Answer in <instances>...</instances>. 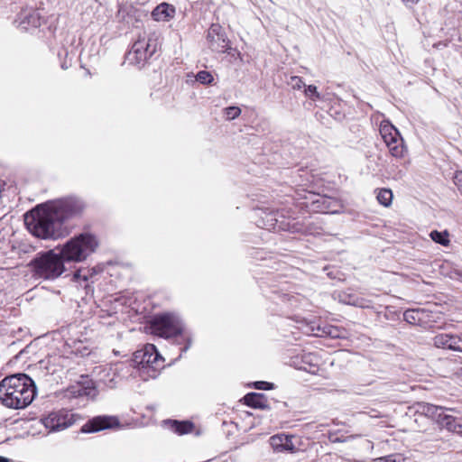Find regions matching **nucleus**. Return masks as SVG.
<instances>
[{"instance_id": "f257e3e1", "label": "nucleus", "mask_w": 462, "mask_h": 462, "mask_svg": "<svg viewBox=\"0 0 462 462\" xmlns=\"http://www.w3.org/2000/svg\"><path fill=\"white\" fill-rule=\"evenodd\" d=\"M83 209L84 203L74 197L39 204L31 210V220L33 222L31 234L42 239L64 237L69 234L65 221L79 216Z\"/></svg>"}, {"instance_id": "f03ea898", "label": "nucleus", "mask_w": 462, "mask_h": 462, "mask_svg": "<svg viewBox=\"0 0 462 462\" xmlns=\"http://www.w3.org/2000/svg\"><path fill=\"white\" fill-rule=\"evenodd\" d=\"M29 376L16 374L0 382V400L3 404L14 409H23L29 405Z\"/></svg>"}, {"instance_id": "7ed1b4c3", "label": "nucleus", "mask_w": 462, "mask_h": 462, "mask_svg": "<svg viewBox=\"0 0 462 462\" xmlns=\"http://www.w3.org/2000/svg\"><path fill=\"white\" fill-rule=\"evenodd\" d=\"M65 260L60 253L49 250L42 253L32 262V277L34 279L54 280L65 272Z\"/></svg>"}, {"instance_id": "20e7f679", "label": "nucleus", "mask_w": 462, "mask_h": 462, "mask_svg": "<svg viewBox=\"0 0 462 462\" xmlns=\"http://www.w3.org/2000/svg\"><path fill=\"white\" fill-rule=\"evenodd\" d=\"M97 247V238L91 234L84 233L69 239L60 252L65 262H82Z\"/></svg>"}, {"instance_id": "39448f33", "label": "nucleus", "mask_w": 462, "mask_h": 462, "mask_svg": "<svg viewBox=\"0 0 462 462\" xmlns=\"http://www.w3.org/2000/svg\"><path fill=\"white\" fill-rule=\"evenodd\" d=\"M78 415L73 413L71 411L66 409H60L59 411H51L48 416L42 419L31 418V432L32 435L41 434L42 430L40 428L43 427L47 433L51 431H60L72 426L77 419Z\"/></svg>"}, {"instance_id": "423d86ee", "label": "nucleus", "mask_w": 462, "mask_h": 462, "mask_svg": "<svg viewBox=\"0 0 462 462\" xmlns=\"http://www.w3.org/2000/svg\"><path fill=\"white\" fill-rule=\"evenodd\" d=\"M258 217L257 226L267 230L275 232H298L300 230L296 226V223L291 222L290 217L284 215L283 210L259 209Z\"/></svg>"}, {"instance_id": "0eeeda50", "label": "nucleus", "mask_w": 462, "mask_h": 462, "mask_svg": "<svg viewBox=\"0 0 462 462\" xmlns=\"http://www.w3.org/2000/svg\"><path fill=\"white\" fill-rule=\"evenodd\" d=\"M149 330L155 336L169 338L180 334L182 326L177 317L162 314L153 317L150 322Z\"/></svg>"}, {"instance_id": "6e6552de", "label": "nucleus", "mask_w": 462, "mask_h": 462, "mask_svg": "<svg viewBox=\"0 0 462 462\" xmlns=\"http://www.w3.org/2000/svg\"><path fill=\"white\" fill-rule=\"evenodd\" d=\"M379 131L391 155L395 158H402L406 153V146L398 129L389 121L383 120L380 124Z\"/></svg>"}, {"instance_id": "1a4fd4ad", "label": "nucleus", "mask_w": 462, "mask_h": 462, "mask_svg": "<svg viewBox=\"0 0 462 462\" xmlns=\"http://www.w3.org/2000/svg\"><path fill=\"white\" fill-rule=\"evenodd\" d=\"M157 46L155 38L149 37L147 41L145 39H138L128 51L126 59L130 63L143 64L154 54Z\"/></svg>"}, {"instance_id": "9d476101", "label": "nucleus", "mask_w": 462, "mask_h": 462, "mask_svg": "<svg viewBox=\"0 0 462 462\" xmlns=\"http://www.w3.org/2000/svg\"><path fill=\"white\" fill-rule=\"evenodd\" d=\"M162 356L158 353L156 347L152 344H147L143 348L134 353V362L137 364L141 368H153V371L157 369L159 363L161 362Z\"/></svg>"}, {"instance_id": "9b49d317", "label": "nucleus", "mask_w": 462, "mask_h": 462, "mask_svg": "<svg viewBox=\"0 0 462 462\" xmlns=\"http://www.w3.org/2000/svg\"><path fill=\"white\" fill-rule=\"evenodd\" d=\"M207 39L212 51L230 53L229 41L219 24L214 23L209 27Z\"/></svg>"}, {"instance_id": "f8f14e48", "label": "nucleus", "mask_w": 462, "mask_h": 462, "mask_svg": "<svg viewBox=\"0 0 462 462\" xmlns=\"http://www.w3.org/2000/svg\"><path fill=\"white\" fill-rule=\"evenodd\" d=\"M62 394L63 397L68 399L83 396L94 398L97 395V390L93 381L85 378L83 381L69 386L65 391L62 392Z\"/></svg>"}, {"instance_id": "ddd939ff", "label": "nucleus", "mask_w": 462, "mask_h": 462, "mask_svg": "<svg viewBox=\"0 0 462 462\" xmlns=\"http://www.w3.org/2000/svg\"><path fill=\"white\" fill-rule=\"evenodd\" d=\"M119 425V420L114 416H97L88 420L83 427L82 431L86 433L97 432Z\"/></svg>"}, {"instance_id": "4468645a", "label": "nucleus", "mask_w": 462, "mask_h": 462, "mask_svg": "<svg viewBox=\"0 0 462 462\" xmlns=\"http://www.w3.org/2000/svg\"><path fill=\"white\" fill-rule=\"evenodd\" d=\"M305 333L320 337H329L331 338H340L345 337L344 329L328 324L323 326L315 325L314 323L309 324L307 325Z\"/></svg>"}, {"instance_id": "2eb2a0df", "label": "nucleus", "mask_w": 462, "mask_h": 462, "mask_svg": "<svg viewBox=\"0 0 462 462\" xmlns=\"http://www.w3.org/2000/svg\"><path fill=\"white\" fill-rule=\"evenodd\" d=\"M432 340L436 347L462 352V336L441 333Z\"/></svg>"}, {"instance_id": "dca6fc26", "label": "nucleus", "mask_w": 462, "mask_h": 462, "mask_svg": "<svg viewBox=\"0 0 462 462\" xmlns=\"http://www.w3.org/2000/svg\"><path fill=\"white\" fill-rule=\"evenodd\" d=\"M132 369L133 366L131 364H116L107 371L106 375L109 379L106 380L104 378V383L110 388L115 387L121 379L127 377Z\"/></svg>"}, {"instance_id": "f3484780", "label": "nucleus", "mask_w": 462, "mask_h": 462, "mask_svg": "<svg viewBox=\"0 0 462 462\" xmlns=\"http://www.w3.org/2000/svg\"><path fill=\"white\" fill-rule=\"evenodd\" d=\"M295 439H297V438L292 435L278 434L270 438V445L275 451H289L293 453L298 450L294 443Z\"/></svg>"}, {"instance_id": "a211bd4d", "label": "nucleus", "mask_w": 462, "mask_h": 462, "mask_svg": "<svg viewBox=\"0 0 462 462\" xmlns=\"http://www.w3.org/2000/svg\"><path fill=\"white\" fill-rule=\"evenodd\" d=\"M176 14V9L172 5L162 3L158 5L152 12V17L157 22H169Z\"/></svg>"}, {"instance_id": "6ab92c4d", "label": "nucleus", "mask_w": 462, "mask_h": 462, "mask_svg": "<svg viewBox=\"0 0 462 462\" xmlns=\"http://www.w3.org/2000/svg\"><path fill=\"white\" fill-rule=\"evenodd\" d=\"M312 204L314 205L315 209L323 212L337 213L338 211V208H340V205L336 199L327 196H317V199L312 200Z\"/></svg>"}, {"instance_id": "aec40b11", "label": "nucleus", "mask_w": 462, "mask_h": 462, "mask_svg": "<svg viewBox=\"0 0 462 462\" xmlns=\"http://www.w3.org/2000/svg\"><path fill=\"white\" fill-rule=\"evenodd\" d=\"M450 412L451 411H445L439 424L449 431L462 435V417H456Z\"/></svg>"}, {"instance_id": "412c9836", "label": "nucleus", "mask_w": 462, "mask_h": 462, "mask_svg": "<svg viewBox=\"0 0 462 462\" xmlns=\"http://www.w3.org/2000/svg\"><path fill=\"white\" fill-rule=\"evenodd\" d=\"M300 365L298 369L316 374L319 372V357L313 353H306L300 356Z\"/></svg>"}, {"instance_id": "4be33fe9", "label": "nucleus", "mask_w": 462, "mask_h": 462, "mask_svg": "<svg viewBox=\"0 0 462 462\" xmlns=\"http://www.w3.org/2000/svg\"><path fill=\"white\" fill-rule=\"evenodd\" d=\"M419 411L427 417L436 420L438 423L445 411H452L442 406H437L431 403H420Z\"/></svg>"}, {"instance_id": "5701e85b", "label": "nucleus", "mask_w": 462, "mask_h": 462, "mask_svg": "<svg viewBox=\"0 0 462 462\" xmlns=\"http://www.w3.org/2000/svg\"><path fill=\"white\" fill-rule=\"evenodd\" d=\"M163 423L166 427H168L169 430L178 435L190 433L194 428L193 423L189 420L179 421L174 420H164Z\"/></svg>"}, {"instance_id": "b1692460", "label": "nucleus", "mask_w": 462, "mask_h": 462, "mask_svg": "<svg viewBox=\"0 0 462 462\" xmlns=\"http://www.w3.org/2000/svg\"><path fill=\"white\" fill-rule=\"evenodd\" d=\"M245 402L253 408L266 409L269 407L267 398L263 393H248L245 396Z\"/></svg>"}, {"instance_id": "393cba45", "label": "nucleus", "mask_w": 462, "mask_h": 462, "mask_svg": "<svg viewBox=\"0 0 462 462\" xmlns=\"http://www.w3.org/2000/svg\"><path fill=\"white\" fill-rule=\"evenodd\" d=\"M424 313V309L407 310L403 313V319L410 324L421 326V322L426 319Z\"/></svg>"}, {"instance_id": "a878e982", "label": "nucleus", "mask_w": 462, "mask_h": 462, "mask_svg": "<svg viewBox=\"0 0 462 462\" xmlns=\"http://www.w3.org/2000/svg\"><path fill=\"white\" fill-rule=\"evenodd\" d=\"M14 25L21 32H27L29 26V10L24 7L21 10V12L16 15L14 20Z\"/></svg>"}, {"instance_id": "bb28decb", "label": "nucleus", "mask_w": 462, "mask_h": 462, "mask_svg": "<svg viewBox=\"0 0 462 462\" xmlns=\"http://www.w3.org/2000/svg\"><path fill=\"white\" fill-rule=\"evenodd\" d=\"M430 236L434 242H436L441 245L447 246L449 244L448 231L439 232L437 230H434V231L430 232Z\"/></svg>"}, {"instance_id": "cd10ccee", "label": "nucleus", "mask_w": 462, "mask_h": 462, "mask_svg": "<svg viewBox=\"0 0 462 462\" xmlns=\"http://www.w3.org/2000/svg\"><path fill=\"white\" fill-rule=\"evenodd\" d=\"M377 200L381 205L384 207L390 206L393 200L392 190L388 189H380L377 194Z\"/></svg>"}, {"instance_id": "c85d7f7f", "label": "nucleus", "mask_w": 462, "mask_h": 462, "mask_svg": "<svg viewBox=\"0 0 462 462\" xmlns=\"http://www.w3.org/2000/svg\"><path fill=\"white\" fill-rule=\"evenodd\" d=\"M424 309V314H425V320L421 322V327H427L430 326L433 322H437L438 319L440 318V313L438 311H433L430 309Z\"/></svg>"}, {"instance_id": "c756f323", "label": "nucleus", "mask_w": 462, "mask_h": 462, "mask_svg": "<svg viewBox=\"0 0 462 462\" xmlns=\"http://www.w3.org/2000/svg\"><path fill=\"white\" fill-rule=\"evenodd\" d=\"M196 79L201 84H210L213 81L214 78L210 72L207 70H201L198 72Z\"/></svg>"}, {"instance_id": "7c9ffc66", "label": "nucleus", "mask_w": 462, "mask_h": 462, "mask_svg": "<svg viewBox=\"0 0 462 462\" xmlns=\"http://www.w3.org/2000/svg\"><path fill=\"white\" fill-rule=\"evenodd\" d=\"M224 114L227 120H233L241 115V109L238 106H228L225 108Z\"/></svg>"}, {"instance_id": "2f4dec72", "label": "nucleus", "mask_w": 462, "mask_h": 462, "mask_svg": "<svg viewBox=\"0 0 462 462\" xmlns=\"http://www.w3.org/2000/svg\"><path fill=\"white\" fill-rule=\"evenodd\" d=\"M305 95L313 101L319 100L321 98L320 94L317 90V87L309 85L305 88Z\"/></svg>"}, {"instance_id": "473e14b6", "label": "nucleus", "mask_w": 462, "mask_h": 462, "mask_svg": "<svg viewBox=\"0 0 462 462\" xmlns=\"http://www.w3.org/2000/svg\"><path fill=\"white\" fill-rule=\"evenodd\" d=\"M288 84L293 88V89H300L301 88L305 87V83L303 82L302 79L297 76H292L290 79V81Z\"/></svg>"}, {"instance_id": "72a5a7b5", "label": "nucleus", "mask_w": 462, "mask_h": 462, "mask_svg": "<svg viewBox=\"0 0 462 462\" xmlns=\"http://www.w3.org/2000/svg\"><path fill=\"white\" fill-rule=\"evenodd\" d=\"M346 304L353 305L359 308H368V302L366 300L362 298H356L354 300H346Z\"/></svg>"}, {"instance_id": "f704fd0d", "label": "nucleus", "mask_w": 462, "mask_h": 462, "mask_svg": "<svg viewBox=\"0 0 462 462\" xmlns=\"http://www.w3.org/2000/svg\"><path fill=\"white\" fill-rule=\"evenodd\" d=\"M254 387L258 390H269L273 388V383L264 381H259L254 383Z\"/></svg>"}, {"instance_id": "c9c22d12", "label": "nucleus", "mask_w": 462, "mask_h": 462, "mask_svg": "<svg viewBox=\"0 0 462 462\" xmlns=\"http://www.w3.org/2000/svg\"><path fill=\"white\" fill-rule=\"evenodd\" d=\"M31 393H32V396H31V403H32L33 402V400L36 396V393H37L36 384L32 378H31Z\"/></svg>"}, {"instance_id": "e433bc0d", "label": "nucleus", "mask_w": 462, "mask_h": 462, "mask_svg": "<svg viewBox=\"0 0 462 462\" xmlns=\"http://www.w3.org/2000/svg\"><path fill=\"white\" fill-rule=\"evenodd\" d=\"M379 462H400L397 461L394 455H390L385 457L379 458Z\"/></svg>"}, {"instance_id": "4c0bfd02", "label": "nucleus", "mask_w": 462, "mask_h": 462, "mask_svg": "<svg viewBox=\"0 0 462 462\" xmlns=\"http://www.w3.org/2000/svg\"><path fill=\"white\" fill-rule=\"evenodd\" d=\"M23 222L27 230H29V210L23 214Z\"/></svg>"}, {"instance_id": "58836bf2", "label": "nucleus", "mask_w": 462, "mask_h": 462, "mask_svg": "<svg viewBox=\"0 0 462 462\" xmlns=\"http://www.w3.org/2000/svg\"><path fill=\"white\" fill-rule=\"evenodd\" d=\"M461 181H462V171L461 172H457L455 175V183L457 184L458 182H461Z\"/></svg>"}, {"instance_id": "ea45409f", "label": "nucleus", "mask_w": 462, "mask_h": 462, "mask_svg": "<svg viewBox=\"0 0 462 462\" xmlns=\"http://www.w3.org/2000/svg\"><path fill=\"white\" fill-rule=\"evenodd\" d=\"M191 346V339L188 338L187 343L183 348H181V352H186Z\"/></svg>"}, {"instance_id": "a19ab883", "label": "nucleus", "mask_w": 462, "mask_h": 462, "mask_svg": "<svg viewBox=\"0 0 462 462\" xmlns=\"http://www.w3.org/2000/svg\"><path fill=\"white\" fill-rule=\"evenodd\" d=\"M405 5L411 6L416 4L419 0H402Z\"/></svg>"}, {"instance_id": "79ce46f5", "label": "nucleus", "mask_w": 462, "mask_h": 462, "mask_svg": "<svg viewBox=\"0 0 462 462\" xmlns=\"http://www.w3.org/2000/svg\"><path fill=\"white\" fill-rule=\"evenodd\" d=\"M356 297L353 296V295H345L344 298L342 299V300L346 303V300H354Z\"/></svg>"}, {"instance_id": "37998d69", "label": "nucleus", "mask_w": 462, "mask_h": 462, "mask_svg": "<svg viewBox=\"0 0 462 462\" xmlns=\"http://www.w3.org/2000/svg\"><path fill=\"white\" fill-rule=\"evenodd\" d=\"M81 277H83V279H84L85 281L87 280L86 275L81 276V274H80V272H79V271H78V272H76V273H74V279H75V280H79V278H81Z\"/></svg>"}, {"instance_id": "c03bdc74", "label": "nucleus", "mask_w": 462, "mask_h": 462, "mask_svg": "<svg viewBox=\"0 0 462 462\" xmlns=\"http://www.w3.org/2000/svg\"><path fill=\"white\" fill-rule=\"evenodd\" d=\"M454 278L462 282V272H456Z\"/></svg>"}, {"instance_id": "a18cd8bd", "label": "nucleus", "mask_w": 462, "mask_h": 462, "mask_svg": "<svg viewBox=\"0 0 462 462\" xmlns=\"http://www.w3.org/2000/svg\"><path fill=\"white\" fill-rule=\"evenodd\" d=\"M0 462H9V459L0 456Z\"/></svg>"}, {"instance_id": "49530a36", "label": "nucleus", "mask_w": 462, "mask_h": 462, "mask_svg": "<svg viewBox=\"0 0 462 462\" xmlns=\"http://www.w3.org/2000/svg\"><path fill=\"white\" fill-rule=\"evenodd\" d=\"M281 211H282V209ZM283 213H284V215H285V214H288V211H285V210L283 209Z\"/></svg>"}]
</instances>
